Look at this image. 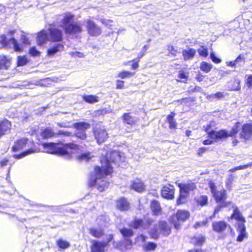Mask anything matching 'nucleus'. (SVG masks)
<instances>
[{
	"label": "nucleus",
	"instance_id": "63",
	"mask_svg": "<svg viewBox=\"0 0 252 252\" xmlns=\"http://www.w3.org/2000/svg\"><path fill=\"white\" fill-rule=\"evenodd\" d=\"M223 206L221 205H218L214 210V212L213 216H211V218H215L216 217V214H218L220 211V209Z\"/></svg>",
	"mask_w": 252,
	"mask_h": 252
},
{
	"label": "nucleus",
	"instance_id": "54",
	"mask_svg": "<svg viewBox=\"0 0 252 252\" xmlns=\"http://www.w3.org/2000/svg\"><path fill=\"white\" fill-rule=\"evenodd\" d=\"M29 53L32 56L34 57H37L40 55V52L34 47L30 49Z\"/></svg>",
	"mask_w": 252,
	"mask_h": 252
},
{
	"label": "nucleus",
	"instance_id": "59",
	"mask_svg": "<svg viewBox=\"0 0 252 252\" xmlns=\"http://www.w3.org/2000/svg\"><path fill=\"white\" fill-rule=\"evenodd\" d=\"M246 85L249 88L252 89V75L248 76L246 81Z\"/></svg>",
	"mask_w": 252,
	"mask_h": 252
},
{
	"label": "nucleus",
	"instance_id": "43",
	"mask_svg": "<svg viewBox=\"0 0 252 252\" xmlns=\"http://www.w3.org/2000/svg\"><path fill=\"white\" fill-rule=\"evenodd\" d=\"M236 65L242 66L245 63V57L244 55H240L235 60Z\"/></svg>",
	"mask_w": 252,
	"mask_h": 252
},
{
	"label": "nucleus",
	"instance_id": "27",
	"mask_svg": "<svg viewBox=\"0 0 252 252\" xmlns=\"http://www.w3.org/2000/svg\"><path fill=\"white\" fill-rule=\"evenodd\" d=\"M40 135L43 138H50L55 135V133L53 129L51 127H47L44 129H42Z\"/></svg>",
	"mask_w": 252,
	"mask_h": 252
},
{
	"label": "nucleus",
	"instance_id": "17",
	"mask_svg": "<svg viewBox=\"0 0 252 252\" xmlns=\"http://www.w3.org/2000/svg\"><path fill=\"white\" fill-rule=\"evenodd\" d=\"M252 134V122L246 124L243 126L242 131L241 133V137L244 139H248Z\"/></svg>",
	"mask_w": 252,
	"mask_h": 252
},
{
	"label": "nucleus",
	"instance_id": "23",
	"mask_svg": "<svg viewBox=\"0 0 252 252\" xmlns=\"http://www.w3.org/2000/svg\"><path fill=\"white\" fill-rule=\"evenodd\" d=\"M63 46L60 43L57 44L55 46L49 48L47 51L48 56H53L55 54L63 50Z\"/></svg>",
	"mask_w": 252,
	"mask_h": 252
},
{
	"label": "nucleus",
	"instance_id": "35",
	"mask_svg": "<svg viewBox=\"0 0 252 252\" xmlns=\"http://www.w3.org/2000/svg\"><path fill=\"white\" fill-rule=\"evenodd\" d=\"M175 115V114L174 112H171V114L169 115L167 117V122L169 124L170 128H176L177 126L176 122L174 119Z\"/></svg>",
	"mask_w": 252,
	"mask_h": 252
},
{
	"label": "nucleus",
	"instance_id": "31",
	"mask_svg": "<svg viewBox=\"0 0 252 252\" xmlns=\"http://www.w3.org/2000/svg\"><path fill=\"white\" fill-rule=\"evenodd\" d=\"M131 226L134 228H146L147 225L141 219H135L131 223Z\"/></svg>",
	"mask_w": 252,
	"mask_h": 252
},
{
	"label": "nucleus",
	"instance_id": "48",
	"mask_svg": "<svg viewBox=\"0 0 252 252\" xmlns=\"http://www.w3.org/2000/svg\"><path fill=\"white\" fill-rule=\"evenodd\" d=\"M108 220V218L106 216H99L97 219L96 221L98 225L100 226L105 225V223Z\"/></svg>",
	"mask_w": 252,
	"mask_h": 252
},
{
	"label": "nucleus",
	"instance_id": "28",
	"mask_svg": "<svg viewBox=\"0 0 252 252\" xmlns=\"http://www.w3.org/2000/svg\"><path fill=\"white\" fill-rule=\"evenodd\" d=\"M90 124L86 122H79L74 124V127L77 130L86 131L90 128Z\"/></svg>",
	"mask_w": 252,
	"mask_h": 252
},
{
	"label": "nucleus",
	"instance_id": "2",
	"mask_svg": "<svg viewBox=\"0 0 252 252\" xmlns=\"http://www.w3.org/2000/svg\"><path fill=\"white\" fill-rule=\"evenodd\" d=\"M43 146L45 152L65 156L67 158H70L72 155L77 154L80 150L79 146L73 143L61 145L60 144L50 143H44Z\"/></svg>",
	"mask_w": 252,
	"mask_h": 252
},
{
	"label": "nucleus",
	"instance_id": "62",
	"mask_svg": "<svg viewBox=\"0 0 252 252\" xmlns=\"http://www.w3.org/2000/svg\"><path fill=\"white\" fill-rule=\"evenodd\" d=\"M207 223V221H198L194 225L195 228H199L202 226H205Z\"/></svg>",
	"mask_w": 252,
	"mask_h": 252
},
{
	"label": "nucleus",
	"instance_id": "42",
	"mask_svg": "<svg viewBox=\"0 0 252 252\" xmlns=\"http://www.w3.org/2000/svg\"><path fill=\"white\" fill-rule=\"evenodd\" d=\"M34 151L32 149H30L24 152L22 154H15L13 156L14 158L17 159L21 158L25 156L28 155L31 153H33Z\"/></svg>",
	"mask_w": 252,
	"mask_h": 252
},
{
	"label": "nucleus",
	"instance_id": "3",
	"mask_svg": "<svg viewBox=\"0 0 252 252\" xmlns=\"http://www.w3.org/2000/svg\"><path fill=\"white\" fill-rule=\"evenodd\" d=\"M74 16L70 13H65L63 18L61 22L62 27L66 33L76 34L82 31V25L79 22L71 23Z\"/></svg>",
	"mask_w": 252,
	"mask_h": 252
},
{
	"label": "nucleus",
	"instance_id": "20",
	"mask_svg": "<svg viewBox=\"0 0 252 252\" xmlns=\"http://www.w3.org/2000/svg\"><path fill=\"white\" fill-rule=\"evenodd\" d=\"M117 207L121 211H126L129 208V203L126 198H121L117 201Z\"/></svg>",
	"mask_w": 252,
	"mask_h": 252
},
{
	"label": "nucleus",
	"instance_id": "61",
	"mask_svg": "<svg viewBox=\"0 0 252 252\" xmlns=\"http://www.w3.org/2000/svg\"><path fill=\"white\" fill-rule=\"evenodd\" d=\"M125 243L126 249H130L132 246V242L128 238L125 239Z\"/></svg>",
	"mask_w": 252,
	"mask_h": 252
},
{
	"label": "nucleus",
	"instance_id": "9",
	"mask_svg": "<svg viewBox=\"0 0 252 252\" xmlns=\"http://www.w3.org/2000/svg\"><path fill=\"white\" fill-rule=\"evenodd\" d=\"M205 130L206 132L208 133V136L212 139H214L215 141L225 138L227 137L228 135L226 130H221L220 131H215L211 129L210 125L207 126Z\"/></svg>",
	"mask_w": 252,
	"mask_h": 252
},
{
	"label": "nucleus",
	"instance_id": "29",
	"mask_svg": "<svg viewBox=\"0 0 252 252\" xmlns=\"http://www.w3.org/2000/svg\"><path fill=\"white\" fill-rule=\"evenodd\" d=\"M195 53V50L194 49L191 48L189 50H184L183 51V56L185 60H188L193 58Z\"/></svg>",
	"mask_w": 252,
	"mask_h": 252
},
{
	"label": "nucleus",
	"instance_id": "57",
	"mask_svg": "<svg viewBox=\"0 0 252 252\" xmlns=\"http://www.w3.org/2000/svg\"><path fill=\"white\" fill-rule=\"evenodd\" d=\"M178 77L182 79L181 82L183 83L186 82L187 76L184 71H180L179 73Z\"/></svg>",
	"mask_w": 252,
	"mask_h": 252
},
{
	"label": "nucleus",
	"instance_id": "41",
	"mask_svg": "<svg viewBox=\"0 0 252 252\" xmlns=\"http://www.w3.org/2000/svg\"><path fill=\"white\" fill-rule=\"evenodd\" d=\"M120 232L125 237H129L133 235V231L131 229L123 228L120 230Z\"/></svg>",
	"mask_w": 252,
	"mask_h": 252
},
{
	"label": "nucleus",
	"instance_id": "36",
	"mask_svg": "<svg viewBox=\"0 0 252 252\" xmlns=\"http://www.w3.org/2000/svg\"><path fill=\"white\" fill-rule=\"evenodd\" d=\"M90 232L92 236L96 238H99L103 234V230L100 228H92L90 229Z\"/></svg>",
	"mask_w": 252,
	"mask_h": 252
},
{
	"label": "nucleus",
	"instance_id": "45",
	"mask_svg": "<svg viewBox=\"0 0 252 252\" xmlns=\"http://www.w3.org/2000/svg\"><path fill=\"white\" fill-rule=\"evenodd\" d=\"M143 247L146 251H152L154 250L156 248L157 245L152 242H149L147 244H144Z\"/></svg>",
	"mask_w": 252,
	"mask_h": 252
},
{
	"label": "nucleus",
	"instance_id": "37",
	"mask_svg": "<svg viewBox=\"0 0 252 252\" xmlns=\"http://www.w3.org/2000/svg\"><path fill=\"white\" fill-rule=\"evenodd\" d=\"M212 68V65L206 62H202L200 66V69L206 73L209 72Z\"/></svg>",
	"mask_w": 252,
	"mask_h": 252
},
{
	"label": "nucleus",
	"instance_id": "10",
	"mask_svg": "<svg viewBox=\"0 0 252 252\" xmlns=\"http://www.w3.org/2000/svg\"><path fill=\"white\" fill-rule=\"evenodd\" d=\"M86 27L89 34L92 36H97L101 33V28L90 19L86 21Z\"/></svg>",
	"mask_w": 252,
	"mask_h": 252
},
{
	"label": "nucleus",
	"instance_id": "4",
	"mask_svg": "<svg viewBox=\"0 0 252 252\" xmlns=\"http://www.w3.org/2000/svg\"><path fill=\"white\" fill-rule=\"evenodd\" d=\"M178 187L180 188V195L177 200V203L179 205L185 203L189 193L196 189V186L193 183H180Z\"/></svg>",
	"mask_w": 252,
	"mask_h": 252
},
{
	"label": "nucleus",
	"instance_id": "33",
	"mask_svg": "<svg viewBox=\"0 0 252 252\" xmlns=\"http://www.w3.org/2000/svg\"><path fill=\"white\" fill-rule=\"evenodd\" d=\"M205 237L202 235L194 236L191 240V243L195 246H201L204 242Z\"/></svg>",
	"mask_w": 252,
	"mask_h": 252
},
{
	"label": "nucleus",
	"instance_id": "39",
	"mask_svg": "<svg viewBox=\"0 0 252 252\" xmlns=\"http://www.w3.org/2000/svg\"><path fill=\"white\" fill-rule=\"evenodd\" d=\"M196 200L201 206L205 205L208 202V198L206 195H200L196 198Z\"/></svg>",
	"mask_w": 252,
	"mask_h": 252
},
{
	"label": "nucleus",
	"instance_id": "14",
	"mask_svg": "<svg viewBox=\"0 0 252 252\" xmlns=\"http://www.w3.org/2000/svg\"><path fill=\"white\" fill-rule=\"evenodd\" d=\"M31 142L25 138H22L16 142L12 148L13 152H16L26 147L27 145H31Z\"/></svg>",
	"mask_w": 252,
	"mask_h": 252
},
{
	"label": "nucleus",
	"instance_id": "25",
	"mask_svg": "<svg viewBox=\"0 0 252 252\" xmlns=\"http://www.w3.org/2000/svg\"><path fill=\"white\" fill-rule=\"evenodd\" d=\"M150 207L153 213L155 215H158L160 214L161 209L158 201L153 200L151 202Z\"/></svg>",
	"mask_w": 252,
	"mask_h": 252
},
{
	"label": "nucleus",
	"instance_id": "15",
	"mask_svg": "<svg viewBox=\"0 0 252 252\" xmlns=\"http://www.w3.org/2000/svg\"><path fill=\"white\" fill-rule=\"evenodd\" d=\"M233 212L231 216V218L235 219L238 221V224H245L246 221L244 218L242 216L241 213L239 211L237 207L233 206Z\"/></svg>",
	"mask_w": 252,
	"mask_h": 252
},
{
	"label": "nucleus",
	"instance_id": "16",
	"mask_svg": "<svg viewBox=\"0 0 252 252\" xmlns=\"http://www.w3.org/2000/svg\"><path fill=\"white\" fill-rule=\"evenodd\" d=\"M107 244L105 242H100L94 241L91 247L92 252H104Z\"/></svg>",
	"mask_w": 252,
	"mask_h": 252
},
{
	"label": "nucleus",
	"instance_id": "13",
	"mask_svg": "<svg viewBox=\"0 0 252 252\" xmlns=\"http://www.w3.org/2000/svg\"><path fill=\"white\" fill-rule=\"evenodd\" d=\"M227 227L230 228V226L224 221H216L212 223L213 230L218 233L223 232Z\"/></svg>",
	"mask_w": 252,
	"mask_h": 252
},
{
	"label": "nucleus",
	"instance_id": "56",
	"mask_svg": "<svg viewBox=\"0 0 252 252\" xmlns=\"http://www.w3.org/2000/svg\"><path fill=\"white\" fill-rule=\"evenodd\" d=\"M250 165V164H246V165H240V166H237L234 168H232L231 169H230L229 170V172H233L236 170H241V169H246V168H247L248 166H249Z\"/></svg>",
	"mask_w": 252,
	"mask_h": 252
},
{
	"label": "nucleus",
	"instance_id": "18",
	"mask_svg": "<svg viewBox=\"0 0 252 252\" xmlns=\"http://www.w3.org/2000/svg\"><path fill=\"white\" fill-rule=\"evenodd\" d=\"M38 45H42L48 40V34L47 30H43L39 32L36 37Z\"/></svg>",
	"mask_w": 252,
	"mask_h": 252
},
{
	"label": "nucleus",
	"instance_id": "51",
	"mask_svg": "<svg viewBox=\"0 0 252 252\" xmlns=\"http://www.w3.org/2000/svg\"><path fill=\"white\" fill-rule=\"evenodd\" d=\"M69 54L72 57L74 58H83L84 57V54L80 52L75 51V52H70L69 53Z\"/></svg>",
	"mask_w": 252,
	"mask_h": 252
},
{
	"label": "nucleus",
	"instance_id": "50",
	"mask_svg": "<svg viewBox=\"0 0 252 252\" xmlns=\"http://www.w3.org/2000/svg\"><path fill=\"white\" fill-rule=\"evenodd\" d=\"M146 237L143 235H140L139 236H138L135 242L138 245H143L144 244V242L145 241Z\"/></svg>",
	"mask_w": 252,
	"mask_h": 252
},
{
	"label": "nucleus",
	"instance_id": "24",
	"mask_svg": "<svg viewBox=\"0 0 252 252\" xmlns=\"http://www.w3.org/2000/svg\"><path fill=\"white\" fill-rule=\"evenodd\" d=\"M159 228L160 229V232L164 235L167 236L171 232L170 228L168 226V225L166 222H159Z\"/></svg>",
	"mask_w": 252,
	"mask_h": 252
},
{
	"label": "nucleus",
	"instance_id": "53",
	"mask_svg": "<svg viewBox=\"0 0 252 252\" xmlns=\"http://www.w3.org/2000/svg\"><path fill=\"white\" fill-rule=\"evenodd\" d=\"M76 135L77 137L81 139H85L86 138L85 131L77 130Z\"/></svg>",
	"mask_w": 252,
	"mask_h": 252
},
{
	"label": "nucleus",
	"instance_id": "5",
	"mask_svg": "<svg viewBox=\"0 0 252 252\" xmlns=\"http://www.w3.org/2000/svg\"><path fill=\"white\" fill-rule=\"evenodd\" d=\"M190 216L189 211L185 210H179L176 214L173 215L171 220V222L174 225L176 229L180 228L181 223L188 220Z\"/></svg>",
	"mask_w": 252,
	"mask_h": 252
},
{
	"label": "nucleus",
	"instance_id": "7",
	"mask_svg": "<svg viewBox=\"0 0 252 252\" xmlns=\"http://www.w3.org/2000/svg\"><path fill=\"white\" fill-rule=\"evenodd\" d=\"M94 134L97 143L100 144L108 138V133L105 127L101 125L96 126L94 130Z\"/></svg>",
	"mask_w": 252,
	"mask_h": 252
},
{
	"label": "nucleus",
	"instance_id": "12",
	"mask_svg": "<svg viewBox=\"0 0 252 252\" xmlns=\"http://www.w3.org/2000/svg\"><path fill=\"white\" fill-rule=\"evenodd\" d=\"M174 189L170 185L164 186L161 190V194L163 198L172 199L174 197Z\"/></svg>",
	"mask_w": 252,
	"mask_h": 252
},
{
	"label": "nucleus",
	"instance_id": "44",
	"mask_svg": "<svg viewBox=\"0 0 252 252\" xmlns=\"http://www.w3.org/2000/svg\"><path fill=\"white\" fill-rule=\"evenodd\" d=\"M28 62V59L26 56H19L18 57L17 64L18 66H23Z\"/></svg>",
	"mask_w": 252,
	"mask_h": 252
},
{
	"label": "nucleus",
	"instance_id": "32",
	"mask_svg": "<svg viewBox=\"0 0 252 252\" xmlns=\"http://www.w3.org/2000/svg\"><path fill=\"white\" fill-rule=\"evenodd\" d=\"M124 122L129 125H134L137 121V119L132 117L130 114L126 113L123 115Z\"/></svg>",
	"mask_w": 252,
	"mask_h": 252
},
{
	"label": "nucleus",
	"instance_id": "47",
	"mask_svg": "<svg viewBox=\"0 0 252 252\" xmlns=\"http://www.w3.org/2000/svg\"><path fill=\"white\" fill-rule=\"evenodd\" d=\"M197 51L199 55L203 57H206L208 55V49L205 46L200 47Z\"/></svg>",
	"mask_w": 252,
	"mask_h": 252
},
{
	"label": "nucleus",
	"instance_id": "30",
	"mask_svg": "<svg viewBox=\"0 0 252 252\" xmlns=\"http://www.w3.org/2000/svg\"><path fill=\"white\" fill-rule=\"evenodd\" d=\"M76 157L80 161H88L94 157V156L91 153H85L77 155Z\"/></svg>",
	"mask_w": 252,
	"mask_h": 252
},
{
	"label": "nucleus",
	"instance_id": "21",
	"mask_svg": "<svg viewBox=\"0 0 252 252\" xmlns=\"http://www.w3.org/2000/svg\"><path fill=\"white\" fill-rule=\"evenodd\" d=\"M130 187L132 189L138 192H142L145 189V186L143 183L139 180L134 181L130 185Z\"/></svg>",
	"mask_w": 252,
	"mask_h": 252
},
{
	"label": "nucleus",
	"instance_id": "1",
	"mask_svg": "<svg viewBox=\"0 0 252 252\" xmlns=\"http://www.w3.org/2000/svg\"><path fill=\"white\" fill-rule=\"evenodd\" d=\"M123 154L119 151H113L106 157H102L100 161L101 167L96 166L94 173L91 174L89 184L90 186H96L100 191H103L108 187L109 183L105 180L107 175L113 172L114 166H120V161H124Z\"/></svg>",
	"mask_w": 252,
	"mask_h": 252
},
{
	"label": "nucleus",
	"instance_id": "55",
	"mask_svg": "<svg viewBox=\"0 0 252 252\" xmlns=\"http://www.w3.org/2000/svg\"><path fill=\"white\" fill-rule=\"evenodd\" d=\"M167 50L169 53L173 56H176L177 51L174 48L172 45H169L167 47Z\"/></svg>",
	"mask_w": 252,
	"mask_h": 252
},
{
	"label": "nucleus",
	"instance_id": "26",
	"mask_svg": "<svg viewBox=\"0 0 252 252\" xmlns=\"http://www.w3.org/2000/svg\"><path fill=\"white\" fill-rule=\"evenodd\" d=\"M237 230L239 233L237 237V241L241 242L246 236V227L245 224H238Z\"/></svg>",
	"mask_w": 252,
	"mask_h": 252
},
{
	"label": "nucleus",
	"instance_id": "64",
	"mask_svg": "<svg viewBox=\"0 0 252 252\" xmlns=\"http://www.w3.org/2000/svg\"><path fill=\"white\" fill-rule=\"evenodd\" d=\"M132 62H133L132 64V68L133 69H137L139 66L138 62H139V60L137 59L133 60Z\"/></svg>",
	"mask_w": 252,
	"mask_h": 252
},
{
	"label": "nucleus",
	"instance_id": "6",
	"mask_svg": "<svg viewBox=\"0 0 252 252\" xmlns=\"http://www.w3.org/2000/svg\"><path fill=\"white\" fill-rule=\"evenodd\" d=\"M0 43L2 47L9 46L16 52H21L23 49V46L19 44L14 38H11L7 41L6 37L4 35H1L0 37Z\"/></svg>",
	"mask_w": 252,
	"mask_h": 252
},
{
	"label": "nucleus",
	"instance_id": "52",
	"mask_svg": "<svg viewBox=\"0 0 252 252\" xmlns=\"http://www.w3.org/2000/svg\"><path fill=\"white\" fill-rule=\"evenodd\" d=\"M21 41L24 45H29L30 44L29 38L24 34H22L21 36Z\"/></svg>",
	"mask_w": 252,
	"mask_h": 252
},
{
	"label": "nucleus",
	"instance_id": "46",
	"mask_svg": "<svg viewBox=\"0 0 252 252\" xmlns=\"http://www.w3.org/2000/svg\"><path fill=\"white\" fill-rule=\"evenodd\" d=\"M224 96L223 93L222 92H218L216 94H212L207 96L208 99L213 100L215 98L220 99Z\"/></svg>",
	"mask_w": 252,
	"mask_h": 252
},
{
	"label": "nucleus",
	"instance_id": "11",
	"mask_svg": "<svg viewBox=\"0 0 252 252\" xmlns=\"http://www.w3.org/2000/svg\"><path fill=\"white\" fill-rule=\"evenodd\" d=\"M48 40L52 41H59L63 38L62 32L56 28H50L47 30Z\"/></svg>",
	"mask_w": 252,
	"mask_h": 252
},
{
	"label": "nucleus",
	"instance_id": "60",
	"mask_svg": "<svg viewBox=\"0 0 252 252\" xmlns=\"http://www.w3.org/2000/svg\"><path fill=\"white\" fill-rule=\"evenodd\" d=\"M124 88V82L122 80H118L116 81V89H122Z\"/></svg>",
	"mask_w": 252,
	"mask_h": 252
},
{
	"label": "nucleus",
	"instance_id": "40",
	"mask_svg": "<svg viewBox=\"0 0 252 252\" xmlns=\"http://www.w3.org/2000/svg\"><path fill=\"white\" fill-rule=\"evenodd\" d=\"M99 21L103 25L110 29H111V27L113 25V21L110 19L101 18L99 19Z\"/></svg>",
	"mask_w": 252,
	"mask_h": 252
},
{
	"label": "nucleus",
	"instance_id": "58",
	"mask_svg": "<svg viewBox=\"0 0 252 252\" xmlns=\"http://www.w3.org/2000/svg\"><path fill=\"white\" fill-rule=\"evenodd\" d=\"M210 58L212 61L216 63H219L221 62V60L220 59L216 57L214 53L213 52L210 54Z\"/></svg>",
	"mask_w": 252,
	"mask_h": 252
},
{
	"label": "nucleus",
	"instance_id": "19",
	"mask_svg": "<svg viewBox=\"0 0 252 252\" xmlns=\"http://www.w3.org/2000/svg\"><path fill=\"white\" fill-rule=\"evenodd\" d=\"M10 122L5 120L0 123V136L6 134L10 130Z\"/></svg>",
	"mask_w": 252,
	"mask_h": 252
},
{
	"label": "nucleus",
	"instance_id": "34",
	"mask_svg": "<svg viewBox=\"0 0 252 252\" xmlns=\"http://www.w3.org/2000/svg\"><path fill=\"white\" fill-rule=\"evenodd\" d=\"M83 98L89 103H94L98 101V97L94 95H85L83 96Z\"/></svg>",
	"mask_w": 252,
	"mask_h": 252
},
{
	"label": "nucleus",
	"instance_id": "38",
	"mask_svg": "<svg viewBox=\"0 0 252 252\" xmlns=\"http://www.w3.org/2000/svg\"><path fill=\"white\" fill-rule=\"evenodd\" d=\"M134 75V73L128 71H122L118 74V77L122 79L130 78Z\"/></svg>",
	"mask_w": 252,
	"mask_h": 252
},
{
	"label": "nucleus",
	"instance_id": "8",
	"mask_svg": "<svg viewBox=\"0 0 252 252\" xmlns=\"http://www.w3.org/2000/svg\"><path fill=\"white\" fill-rule=\"evenodd\" d=\"M209 187L211 193L217 203L222 202L226 198V191L224 189L218 190L215 184L211 181L209 183Z\"/></svg>",
	"mask_w": 252,
	"mask_h": 252
},
{
	"label": "nucleus",
	"instance_id": "49",
	"mask_svg": "<svg viewBox=\"0 0 252 252\" xmlns=\"http://www.w3.org/2000/svg\"><path fill=\"white\" fill-rule=\"evenodd\" d=\"M57 244L60 248L63 249H66L70 246L69 244L67 242L62 240L58 241Z\"/></svg>",
	"mask_w": 252,
	"mask_h": 252
},
{
	"label": "nucleus",
	"instance_id": "22",
	"mask_svg": "<svg viewBox=\"0 0 252 252\" xmlns=\"http://www.w3.org/2000/svg\"><path fill=\"white\" fill-rule=\"evenodd\" d=\"M10 64V58L5 56H0V69H7Z\"/></svg>",
	"mask_w": 252,
	"mask_h": 252
}]
</instances>
